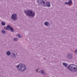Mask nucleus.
Here are the masks:
<instances>
[{
	"label": "nucleus",
	"mask_w": 77,
	"mask_h": 77,
	"mask_svg": "<svg viewBox=\"0 0 77 77\" xmlns=\"http://www.w3.org/2000/svg\"><path fill=\"white\" fill-rule=\"evenodd\" d=\"M24 12L26 15L28 17H31V18H33L35 16V12L31 10H28L27 11L24 10Z\"/></svg>",
	"instance_id": "obj_1"
},
{
	"label": "nucleus",
	"mask_w": 77,
	"mask_h": 77,
	"mask_svg": "<svg viewBox=\"0 0 77 77\" xmlns=\"http://www.w3.org/2000/svg\"><path fill=\"white\" fill-rule=\"evenodd\" d=\"M16 68L18 69L19 71H21V72H23L26 69V65L23 63H20L19 64L17 65Z\"/></svg>",
	"instance_id": "obj_2"
},
{
	"label": "nucleus",
	"mask_w": 77,
	"mask_h": 77,
	"mask_svg": "<svg viewBox=\"0 0 77 77\" xmlns=\"http://www.w3.org/2000/svg\"><path fill=\"white\" fill-rule=\"evenodd\" d=\"M74 64H71L69 65L67 67H66V69H68L70 71H73V72H77V68L74 67L73 68V66H72L71 65H73Z\"/></svg>",
	"instance_id": "obj_3"
},
{
	"label": "nucleus",
	"mask_w": 77,
	"mask_h": 77,
	"mask_svg": "<svg viewBox=\"0 0 77 77\" xmlns=\"http://www.w3.org/2000/svg\"><path fill=\"white\" fill-rule=\"evenodd\" d=\"M18 15L16 14H13L11 17V19L13 21H17L18 20Z\"/></svg>",
	"instance_id": "obj_4"
},
{
	"label": "nucleus",
	"mask_w": 77,
	"mask_h": 77,
	"mask_svg": "<svg viewBox=\"0 0 77 77\" xmlns=\"http://www.w3.org/2000/svg\"><path fill=\"white\" fill-rule=\"evenodd\" d=\"M37 3L38 5H42L43 4V5H45V2L46 1V0H37Z\"/></svg>",
	"instance_id": "obj_5"
},
{
	"label": "nucleus",
	"mask_w": 77,
	"mask_h": 77,
	"mask_svg": "<svg viewBox=\"0 0 77 77\" xmlns=\"http://www.w3.org/2000/svg\"><path fill=\"white\" fill-rule=\"evenodd\" d=\"M72 4V0H69L68 2H66L64 5H71Z\"/></svg>",
	"instance_id": "obj_6"
},
{
	"label": "nucleus",
	"mask_w": 77,
	"mask_h": 77,
	"mask_svg": "<svg viewBox=\"0 0 77 77\" xmlns=\"http://www.w3.org/2000/svg\"><path fill=\"white\" fill-rule=\"evenodd\" d=\"M43 6H44V7L47 6V7H50L51 5H50V3L49 2H48L46 3V5H44Z\"/></svg>",
	"instance_id": "obj_7"
},
{
	"label": "nucleus",
	"mask_w": 77,
	"mask_h": 77,
	"mask_svg": "<svg viewBox=\"0 0 77 77\" xmlns=\"http://www.w3.org/2000/svg\"><path fill=\"white\" fill-rule=\"evenodd\" d=\"M67 58L68 59H71L72 57V55L71 54H69L67 56Z\"/></svg>",
	"instance_id": "obj_8"
},
{
	"label": "nucleus",
	"mask_w": 77,
	"mask_h": 77,
	"mask_svg": "<svg viewBox=\"0 0 77 77\" xmlns=\"http://www.w3.org/2000/svg\"><path fill=\"white\" fill-rule=\"evenodd\" d=\"M44 24L45 26H49L50 23L46 21L45 22Z\"/></svg>",
	"instance_id": "obj_9"
},
{
	"label": "nucleus",
	"mask_w": 77,
	"mask_h": 77,
	"mask_svg": "<svg viewBox=\"0 0 77 77\" xmlns=\"http://www.w3.org/2000/svg\"><path fill=\"white\" fill-rule=\"evenodd\" d=\"M11 27V25H8L6 27V29L7 30H9V29H10V28Z\"/></svg>",
	"instance_id": "obj_10"
},
{
	"label": "nucleus",
	"mask_w": 77,
	"mask_h": 77,
	"mask_svg": "<svg viewBox=\"0 0 77 77\" xmlns=\"http://www.w3.org/2000/svg\"><path fill=\"white\" fill-rule=\"evenodd\" d=\"M63 65L64 66L66 67V66H68V64L67 63H63Z\"/></svg>",
	"instance_id": "obj_11"
},
{
	"label": "nucleus",
	"mask_w": 77,
	"mask_h": 77,
	"mask_svg": "<svg viewBox=\"0 0 77 77\" xmlns=\"http://www.w3.org/2000/svg\"><path fill=\"white\" fill-rule=\"evenodd\" d=\"M10 30L11 32H14V29H13V28H12V26H11V27L10 28Z\"/></svg>",
	"instance_id": "obj_12"
},
{
	"label": "nucleus",
	"mask_w": 77,
	"mask_h": 77,
	"mask_svg": "<svg viewBox=\"0 0 77 77\" xmlns=\"http://www.w3.org/2000/svg\"><path fill=\"white\" fill-rule=\"evenodd\" d=\"M11 52L9 51H8L6 52V54L7 56H10L11 55Z\"/></svg>",
	"instance_id": "obj_13"
},
{
	"label": "nucleus",
	"mask_w": 77,
	"mask_h": 77,
	"mask_svg": "<svg viewBox=\"0 0 77 77\" xmlns=\"http://www.w3.org/2000/svg\"><path fill=\"white\" fill-rule=\"evenodd\" d=\"M41 73L42 74H43V75H45V72H44V71L42 70L41 71Z\"/></svg>",
	"instance_id": "obj_14"
},
{
	"label": "nucleus",
	"mask_w": 77,
	"mask_h": 77,
	"mask_svg": "<svg viewBox=\"0 0 77 77\" xmlns=\"http://www.w3.org/2000/svg\"><path fill=\"white\" fill-rule=\"evenodd\" d=\"M1 33H2V34H5L6 33V31H5L4 30H2L1 31Z\"/></svg>",
	"instance_id": "obj_15"
},
{
	"label": "nucleus",
	"mask_w": 77,
	"mask_h": 77,
	"mask_svg": "<svg viewBox=\"0 0 77 77\" xmlns=\"http://www.w3.org/2000/svg\"><path fill=\"white\" fill-rule=\"evenodd\" d=\"M1 24L2 26H5V25H6V23L4 22H2Z\"/></svg>",
	"instance_id": "obj_16"
},
{
	"label": "nucleus",
	"mask_w": 77,
	"mask_h": 77,
	"mask_svg": "<svg viewBox=\"0 0 77 77\" xmlns=\"http://www.w3.org/2000/svg\"><path fill=\"white\" fill-rule=\"evenodd\" d=\"M14 41H18V38H14Z\"/></svg>",
	"instance_id": "obj_17"
},
{
	"label": "nucleus",
	"mask_w": 77,
	"mask_h": 77,
	"mask_svg": "<svg viewBox=\"0 0 77 77\" xmlns=\"http://www.w3.org/2000/svg\"><path fill=\"white\" fill-rule=\"evenodd\" d=\"M10 57L11 58H15V56H14L12 54L11 55Z\"/></svg>",
	"instance_id": "obj_18"
},
{
	"label": "nucleus",
	"mask_w": 77,
	"mask_h": 77,
	"mask_svg": "<svg viewBox=\"0 0 77 77\" xmlns=\"http://www.w3.org/2000/svg\"><path fill=\"white\" fill-rule=\"evenodd\" d=\"M74 52L76 54H77V50H75Z\"/></svg>",
	"instance_id": "obj_19"
},
{
	"label": "nucleus",
	"mask_w": 77,
	"mask_h": 77,
	"mask_svg": "<svg viewBox=\"0 0 77 77\" xmlns=\"http://www.w3.org/2000/svg\"><path fill=\"white\" fill-rule=\"evenodd\" d=\"M12 54L14 56H15H15H16V55H15V54L13 53Z\"/></svg>",
	"instance_id": "obj_20"
},
{
	"label": "nucleus",
	"mask_w": 77,
	"mask_h": 77,
	"mask_svg": "<svg viewBox=\"0 0 77 77\" xmlns=\"http://www.w3.org/2000/svg\"><path fill=\"white\" fill-rule=\"evenodd\" d=\"M20 35V34H17V36L18 37Z\"/></svg>",
	"instance_id": "obj_21"
},
{
	"label": "nucleus",
	"mask_w": 77,
	"mask_h": 77,
	"mask_svg": "<svg viewBox=\"0 0 77 77\" xmlns=\"http://www.w3.org/2000/svg\"><path fill=\"white\" fill-rule=\"evenodd\" d=\"M19 38H21L22 36L20 35H19V36L18 37Z\"/></svg>",
	"instance_id": "obj_22"
},
{
	"label": "nucleus",
	"mask_w": 77,
	"mask_h": 77,
	"mask_svg": "<svg viewBox=\"0 0 77 77\" xmlns=\"http://www.w3.org/2000/svg\"><path fill=\"white\" fill-rule=\"evenodd\" d=\"M4 30H6V26H4Z\"/></svg>",
	"instance_id": "obj_23"
},
{
	"label": "nucleus",
	"mask_w": 77,
	"mask_h": 77,
	"mask_svg": "<svg viewBox=\"0 0 77 77\" xmlns=\"http://www.w3.org/2000/svg\"><path fill=\"white\" fill-rule=\"evenodd\" d=\"M2 77V74H0V77Z\"/></svg>",
	"instance_id": "obj_24"
},
{
	"label": "nucleus",
	"mask_w": 77,
	"mask_h": 77,
	"mask_svg": "<svg viewBox=\"0 0 77 77\" xmlns=\"http://www.w3.org/2000/svg\"><path fill=\"white\" fill-rule=\"evenodd\" d=\"M35 71H36L37 72H38V70H36Z\"/></svg>",
	"instance_id": "obj_25"
},
{
	"label": "nucleus",
	"mask_w": 77,
	"mask_h": 77,
	"mask_svg": "<svg viewBox=\"0 0 77 77\" xmlns=\"http://www.w3.org/2000/svg\"><path fill=\"white\" fill-rule=\"evenodd\" d=\"M39 69H37L36 70H39Z\"/></svg>",
	"instance_id": "obj_26"
},
{
	"label": "nucleus",
	"mask_w": 77,
	"mask_h": 77,
	"mask_svg": "<svg viewBox=\"0 0 77 77\" xmlns=\"http://www.w3.org/2000/svg\"><path fill=\"white\" fill-rule=\"evenodd\" d=\"M39 73H40V71H39L38 72Z\"/></svg>",
	"instance_id": "obj_27"
},
{
	"label": "nucleus",
	"mask_w": 77,
	"mask_h": 77,
	"mask_svg": "<svg viewBox=\"0 0 77 77\" xmlns=\"http://www.w3.org/2000/svg\"><path fill=\"white\" fill-rule=\"evenodd\" d=\"M73 65H74V66H75V64H73Z\"/></svg>",
	"instance_id": "obj_28"
},
{
	"label": "nucleus",
	"mask_w": 77,
	"mask_h": 77,
	"mask_svg": "<svg viewBox=\"0 0 77 77\" xmlns=\"http://www.w3.org/2000/svg\"><path fill=\"white\" fill-rule=\"evenodd\" d=\"M73 65H74V66H75V64H73Z\"/></svg>",
	"instance_id": "obj_29"
},
{
	"label": "nucleus",
	"mask_w": 77,
	"mask_h": 77,
	"mask_svg": "<svg viewBox=\"0 0 77 77\" xmlns=\"http://www.w3.org/2000/svg\"><path fill=\"white\" fill-rule=\"evenodd\" d=\"M1 74H2V73H1Z\"/></svg>",
	"instance_id": "obj_30"
},
{
	"label": "nucleus",
	"mask_w": 77,
	"mask_h": 77,
	"mask_svg": "<svg viewBox=\"0 0 77 77\" xmlns=\"http://www.w3.org/2000/svg\"><path fill=\"white\" fill-rule=\"evenodd\" d=\"M44 59H45V58H44Z\"/></svg>",
	"instance_id": "obj_31"
}]
</instances>
